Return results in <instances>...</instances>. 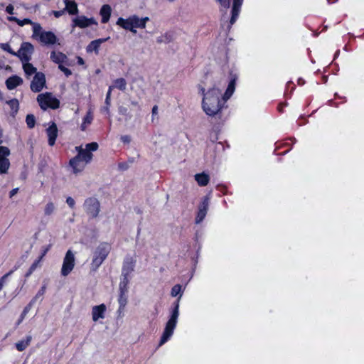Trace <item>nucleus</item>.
<instances>
[{
	"label": "nucleus",
	"instance_id": "nucleus-1",
	"mask_svg": "<svg viewBox=\"0 0 364 364\" xmlns=\"http://www.w3.org/2000/svg\"><path fill=\"white\" fill-rule=\"evenodd\" d=\"M201 94L203 95L202 100V107L206 114L209 116H215L218 114L223 108V104L225 102L223 100H220V90L213 86L205 93L204 87L200 88Z\"/></svg>",
	"mask_w": 364,
	"mask_h": 364
},
{
	"label": "nucleus",
	"instance_id": "nucleus-2",
	"mask_svg": "<svg viewBox=\"0 0 364 364\" xmlns=\"http://www.w3.org/2000/svg\"><path fill=\"white\" fill-rule=\"evenodd\" d=\"M182 295L180 294L178 299L173 304V309L168 321H167L163 334L161 337L159 346L164 344L171 337L176 328L177 320L179 315V300Z\"/></svg>",
	"mask_w": 364,
	"mask_h": 364
},
{
	"label": "nucleus",
	"instance_id": "nucleus-3",
	"mask_svg": "<svg viewBox=\"0 0 364 364\" xmlns=\"http://www.w3.org/2000/svg\"><path fill=\"white\" fill-rule=\"evenodd\" d=\"M149 21V17L139 18L136 15H132L124 19L119 18L117 24L125 30L130 31L134 34L136 33L135 28H145L146 23Z\"/></svg>",
	"mask_w": 364,
	"mask_h": 364
},
{
	"label": "nucleus",
	"instance_id": "nucleus-4",
	"mask_svg": "<svg viewBox=\"0 0 364 364\" xmlns=\"http://www.w3.org/2000/svg\"><path fill=\"white\" fill-rule=\"evenodd\" d=\"M220 6V11L224 14L227 13L228 9L230 7L231 0H215ZM243 0H232V6L231 9V18L230 20V26L233 25L237 19L240 12Z\"/></svg>",
	"mask_w": 364,
	"mask_h": 364
},
{
	"label": "nucleus",
	"instance_id": "nucleus-5",
	"mask_svg": "<svg viewBox=\"0 0 364 364\" xmlns=\"http://www.w3.org/2000/svg\"><path fill=\"white\" fill-rule=\"evenodd\" d=\"M37 101L43 110H46L48 108L55 109L60 106V101L52 96L50 92H46L40 94L37 97Z\"/></svg>",
	"mask_w": 364,
	"mask_h": 364
},
{
	"label": "nucleus",
	"instance_id": "nucleus-6",
	"mask_svg": "<svg viewBox=\"0 0 364 364\" xmlns=\"http://www.w3.org/2000/svg\"><path fill=\"white\" fill-rule=\"evenodd\" d=\"M33 51L34 47L31 43L28 42H23L21 45L19 50L16 52V55H14V56L19 58L23 63L31 60V55L33 54Z\"/></svg>",
	"mask_w": 364,
	"mask_h": 364
},
{
	"label": "nucleus",
	"instance_id": "nucleus-7",
	"mask_svg": "<svg viewBox=\"0 0 364 364\" xmlns=\"http://www.w3.org/2000/svg\"><path fill=\"white\" fill-rule=\"evenodd\" d=\"M85 212L90 215L92 218H96L100 210V204L95 198H87L83 204Z\"/></svg>",
	"mask_w": 364,
	"mask_h": 364
},
{
	"label": "nucleus",
	"instance_id": "nucleus-8",
	"mask_svg": "<svg viewBox=\"0 0 364 364\" xmlns=\"http://www.w3.org/2000/svg\"><path fill=\"white\" fill-rule=\"evenodd\" d=\"M75 266V256L71 250H68L63 259L61 269V274L64 277L68 276L73 269Z\"/></svg>",
	"mask_w": 364,
	"mask_h": 364
},
{
	"label": "nucleus",
	"instance_id": "nucleus-9",
	"mask_svg": "<svg viewBox=\"0 0 364 364\" xmlns=\"http://www.w3.org/2000/svg\"><path fill=\"white\" fill-rule=\"evenodd\" d=\"M46 85V76L41 72L36 73L31 82V90L34 92H40Z\"/></svg>",
	"mask_w": 364,
	"mask_h": 364
},
{
	"label": "nucleus",
	"instance_id": "nucleus-10",
	"mask_svg": "<svg viewBox=\"0 0 364 364\" xmlns=\"http://www.w3.org/2000/svg\"><path fill=\"white\" fill-rule=\"evenodd\" d=\"M209 205V198L205 197L198 207V212L196 218V223H200L205 217Z\"/></svg>",
	"mask_w": 364,
	"mask_h": 364
},
{
	"label": "nucleus",
	"instance_id": "nucleus-11",
	"mask_svg": "<svg viewBox=\"0 0 364 364\" xmlns=\"http://www.w3.org/2000/svg\"><path fill=\"white\" fill-rule=\"evenodd\" d=\"M135 267V261L132 257H127L123 263L122 276L123 277H129V274L134 271Z\"/></svg>",
	"mask_w": 364,
	"mask_h": 364
},
{
	"label": "nucleus",
	"instance_id": "nucleus-12",
	"mask_svg": "<svg viewBox=\"0 0 364 364\" xmlns=\"http://www.w3.org/2000/svg\"><path fill=\"white\" fill-rule=\"evenodd\" d=\"M73 26L80 28H86L92 24H96V21L93 18H88L85 16H78L73 20Z\"/></svg>",
	"mask_w": 364,
	"mask_h": 364
},
{
	"label": "nucleus",
	"instance_id": "nucleus-13",
	"mask_svg": "<svg viewBox=\"0 0 364 364\" xmlns=\"http://www.w3.org/2000/svg\"><path fill=\"white\" fill-rule=\"evenodd\" d=\"M111 250V246L107 242L99 245L94 252V255L105 261Z\"/></svg>",
	"mask_w": 364,
	"mask_h": 364
},
{
	"label": "nucleus",
	"instance_id": "nucleus-14",
	"mask_svg": "<svg viewBox=\"0 0 364 364\" xmlns=\"http://www.w3.org/2000/svg\"><path fill=\"white\" fill-rule=\"evenodd\" d=\"M106 309V306L104 304L97 306H94L92 309V320L96 322L100 318H104Z\"/></svg>",
	"mask_w": 364,
	"mask_h": 364
},
{
	"label": "nucleus",
	"instance_id": "nucleus-15",
	"mask_svg": "<svg viewBox=\"0 0 364 364\" xmlns=\"http://www.w3.org/2000/svg\"><path fill=\"white\" fill-rule=\"evenodd\" d=\"M39 40L45 45H53L56 43L57 38L51 31H43L41 33Z\"/></svg>",
	"mask_w": 364,
	"mask_h": 364
},
{
	"label": "nucleus",
	"instance_id": "nucleus-16",
	"mask_svg": "<svg viewBox=\"0 0 364 364\" xmlns=\"http://www.w3.org/2000/svg\"><path fill=\"white\" fill-rule=\"evenodd\" d=\"M58 127L55 123L53 122L46 129V133L48 136V144L53 146L55 144L56 138L58 136Z\"/></svg>",
	"mask_w": 364,
	"mask_h": 364
},
{
	"label": "nucleus",
	"instance_id": "nucleus-17",
	"mask_svg": "<svg viewBox=\"0 0 364 364\" xmlns=\"http://www.w3.org/2000/svg\"><path fill=\"white\" fill-rule=\"evenodd\" d=\"M23 79L18 75H12L6 79L5 84L7 89L11 90L23 84Z\"/></svg>",
	"mask_w": 364,
	"mask_h": 364
},
{
	"label": "nucleus",
	"instance_id": "nucleus-18",
	"mask_svg": "<svg viewBox=\"0 0 364 364\" xmlns=\"http://www.w3.org/2000/svg\"><path fill=\"white\" fill-rule=\"evenodd\" d=\"M76 149L78 151V154L76 156L80 159L83 163L87 164L92 161L93 155L89 150L82 149L80 146H77Z\"/></svg>",
	"mask_w": 364,
	"mask_h": 364
},
{
	"label": "nucleus",
	"instance_id": "nucleus-19",
	"mask_svg": "<svg viewBox=\"0 0 364 364\" xmlns=\"http://www.w3.org/2000/svg\"><path fill=\"white\" fill-rule=\"evenodd\" d=\"M70 165L73 169V172L77 173L78 172L82 171L85 166V164L83 163L80 159H78L77 156H75L72 159L70 160Z\"/></svg>",
	"mask_w": 364,
	"mask_h": 364
},
{
	"label": "nucleus",
	"instance_id": "nucleus-20",
	"mask_svg": "<svg viewBox=\"0 0 364 364\" xmlns=\"http://www.w3.org/2000/svg\"><path fill=\"white\" fill-rule=\"evenodd\" d=\"M50 59L55 63L58 65L65 63L68 62V57L66 55L61 52L56 53L55 51L51 52L50 53Z\"/></svg>",
	"mask_w": 364,
	"mask_h": 364
},
{
	"label": "nucleus",
	"instance_id": "nucleus-21",
	"mask_svg": "<svg viewBox=\"0 0 364 364\" xmlns=\"http://www.w3.org/2000/svg\"><path fill=\"white\" fill-rule=\"evenodd\" d=\"M65 8V11H67L70 15H75L78 13L77 4L74 0H63Z\"/></svg>",
	"mask_w": 364,
	"mask_h": 364
},
{
	"label": "nucleus",
	"instance_id": "nucleus-22",
	"mask_svg": "<svg viewBox=\"0 0 364 364\" xmlns=\"http://www.w3.org/2000/svg\"><path fill=\"white\" fill-rule=\"evenodd\" d=\"M112 9L109 5L105 4L100 9L102 16V23H105L109 21L111 15Z\"/></svg>",
	"mask_w": 364,
	"mask_h": 364
},
{
	"label": "nucleus",
	"instance_id": "nucleus-23",
	"mask_svg": "<svg viewBox=\"0 0 364 364\" xmlns=\"http://www.w3.org/2000/svg\"><path fill=\"white\" fill-rule=\"evenodd\" d=\"M235 81H236L235 77L231 79V80L230 81L228 86L227 87V90H226L224 95L223 96V100L224 102H226L233 94V92L235 90Z\"/></svg>",
	"mask_w": 364,
	"mask_h": 364
},
{
	"label": "nucleus",
	"instance_id": "nucleus-24",
	"mask_svg": "<svg viewBox=\"0 0 364 364\" xmlns=\"http://www.w3.org/2000/svg\"><path fill=\"white\" fill-rule=\"evenodd\" d=\"M195 179L200 186H205L208 185L210 178L208 174L202 173L196 174Z\"/></svg>",
	"mask_w": 364,
	"mask_h": 364
},
{
	"label": "nucleus",
	"instance_id": "nucleus-25",
	"mask_svg": "<svg viewBox=\"0 0 364 364\" xmlns=\"http://www.w3.org/2000/svg\"><path fill=\"white\" fill-rule=\"evenodd\" d=\"M23 69L27 77L38 73L36 68L30 63L29 61L23 63Z\"/></svg>",
	"mask_w": 364,
	"mask_h": 364
},
{
	"label": "nucleus",
	"instance_id": "nucleus-26",
	"mask_svg": "<svg viewBox=\"0 0 364 364\" xmlns=\"http://www.w3.org/2000/svg\"><path fill=\"white\" fill-rule=\"evenodd\" d=\"M32 340L31 336H27L25 340H22L16 343V348L18 351L24 350L30 344Z\"/></svg>",
	"mask_w": 364,
	"mask_h": 364
},
{
	"label": "nucleus",
	"instance_id": "nucleus-27",
	"mask_svg": "<svg viewBox=\"0 0 364 364\" xmlns=\"http://www.w3.org/2000/svg\"><path fill=\"white\" fill-rule=\"evenodd\" d=\"M11 109V114L14 117L18 111L19 103L17 99L14 98L6 102Z\"/></svg>",
	"mask_w": 364,
	"mask_h": 364
},
{
	"label": "nucleus",
	"instance_id": "nucleus-28",
	"mask_svg": "<svg viewBox=\"0 0 364 364\" xmlns=\"http://www.w3.org/2000/svg\"><path fill=\"white\" fill-rule=\"evenodd\" d=\"M104 262L103 259L101 258L97 257L93 254V258L92 260V262L90 264V271L92 272H96L97 269L99 268V267Z\"/></svg>",
	"mask_w": 364,
	"mask_h": 364
},
{
	"label": "nucleus",
	"instance_id": "nucleus-29",
	"mask_svg": "<svg viewBox=\"0 0 364 364\" xmlns=\"http://www.w3.org/2000/svg\"><path fill=\"white\" fill-rule=\"evenodd\" d=\"M114 85L113 86L114 88H117L121 91H124L127 88V81L124 78L120 77L117 78L114 81Z\"/></svg>",
	"mask_w": 364,
	"mask_h": 364
},
{
	"label": "nucleus",
	"instance_id": "nucleus-30",
	"mask_svg": "<svg viewBox=\"0 0 364 364\" xmlns=\"http://www.w3.org/2000/svg\"><path fill=\"white\" fill-rule=\"evenodd\" d=\"M9 166L10 162L7 158H0V174L6 173Z\"/></svg>",
	"mask_w": 364,
	"mask_h": 364
},
{
	"label": "nucleus",
	"instance_id": "nucleus-31",
	"mask_svg": "<svg viewBox=\"0 0 364 364\" xmlns=\"http://www.w3.org/2000/svg\"><path fill=\"white\" fill-rule=\"evenodd\" d=\"M9 21L16 22L18 26H23L26 24H33V21L29 18H24L23 20H20L14 16H10L8 18Z\"/></svg>",
	"mask_w": 364,
	"mask_h": 364
},
{
	"label": "nucleus",
	"instance_id": "nucleus-32",
	"mask_svg": "<svg viewBox=\"0 0 364 364\" xmlns=\"http://www.w3.org/2000/svg\"><path fill=\"white\" fill-rule=\"evenodd\" d=\"M92 119H93V117H92L91 112H88L83 119V122L80 127L81 130L85 131L86 129V125L90 124L92 123Z\"/></svg>",
	"mask_w": 364,
	"mask_h": 364
},
{
	"label": "nucleus",
	"instance_id": "nucleus-33",
	"mask_svg": "<svg viewBox=\"0 0 364 364\" xmlns=\"http://www.w3.org/2000/svg\"><path fill=\"white\" fill-rule=\"evenodd\" d=\"M128 283H129V278L123 277L122 280L120 282V284H119V293H122V294L127 293Z\"/></svg>",
	"mask_w": 364,
	"mask_h": 364
},
{
	"label": "nucleus",
	"instance_id": "nucleus-34",
	"mask_svg": "<svg viewBox=\"0 0 364 364\" xmlns=\"http://www.w3.org/2000/svg\"><path fill=\"white\" fill-rule=\"evenodd\" d=\"M100 45L98 44L97 41H91L89 45L87 47V52H92L95 51L96 53H98Z\"/></svg>",
	"mask_w": 364,
	"mask_h": 364
},
{
	"label": "nucleus",
	"instance_id": "nucleus-35",
	"mask_svg": "<svg viewBox=\"0 0 364 364\" xmlns=\"http://www.w3.org/2000/svg\"><path fill=\"white\" fill-rule=\"evenodd\" d=\"M26 122L29 129H32L35 127L36 124V118L33 114H27L26 118Z\"/></svg>",
	"mask_w": 364,
	"mask_h": 364
},
{
	"label": "nucleus",
	"instance_id": "nucleus-36",
	"mask_svg": "<svg viewBox=\"0 0 364 364\" xmlns=\"http://www.w3.org/2000/svg\"><path fill=\"white\" fill-rule=\"evenodd\" d=\"M171 40H172L171 36L170 34L166 33L164 35H162V36L158 37L156 39V42L158 43H168L169 42L171 41Z\"/></svg>",
	"mask_w": 364,
	"mask_h": 364
},
{
	"label": "nucleus",
	"instance_id": "nucleus-37",
	"mask_svg": "<svg viewBox=\"0 0 364 364\" xmlns=\"http://www.w3.org/2000/svg\"><path fill=\"white\" fill-rule=\"evenodd\" d=\"M126 294H122V293H119V296L118 299V302L119 304V309H123L127 303V297Z\"/></svg>",
	"mask_w": 364,
	"mask_h": 364
},
{
	"label": "nucleus",
	"instance_id": "nucleus-38",
	"mask_svg": "<svg viewBox=\"0 0 364 364\" xmlns=\"http://www.w3.org/2000/svg\"><path fill=\"white\" fill-rule=\"evenodd\" d=\"M32 25L33 26V37L36 38V37L38 36L40 38V34L41 32H43L42 27L41 26V25L39 23H33V22Z\"/></svg>",
	"mask_w": 364,
	"mask_h": 364
},
{
	"label": "nucleus",
	"instance_id": "nucleus-39",
	"mask_svg": "<svg viewBox=\"0 0 364 364\" xmlns=\"http://www.w3.org/2000/svg\"><path fill=\"white\" fill-rule=\"evenodd\" d=\"M55 208V205L52 202L47 203L46 205L45 210H44L45 215H51L54 212Z\"/></svg>",
	"mask_w": 364,
	"mask_h": 364
},
{
	"label": "nucleus",
	"instance_id": "nucleus-40",
	"mask_svg": "<svg viewBox=\"0 0 364 364\" xmlns=\"http://www.w3.org/2000/svg\"><path fill=\"white\" fill-rule=\"evenodd\" d=\"M46 285H43L41 288V289L38 291L36 296L30 301V305H33L38 298L43 296L46 292Z\"/></svg>",
	"mask_w": 364,
	"mask_h": 364
},
{
	"label": "nucleus",
	"instance_id": "nucleus-41",
	"mask_svg": "<svg viewBox=\"0 0 364 364\" xmlns=\"http://www.w3.org/2000/svg\"><path fill=\"white\" fill-rule=\"evenodd\" d=\"M17 269V267H16L14 268V269L13 270H11L10 272H9L8 273H6V274H4L3 277H1L0 278V291L2 289L5 282H6V279L8 277H9L10 275H11L13 274V272Z\"/></svg>",
	"mask_w": 364,
	"mask_h": 364
},
{
	"label": "nucleus",
	"instance_id": "nucleus-42",
	"mask_svg": "<svg viewBox=\"0 0 364 364\" xmlns=\"http://www.w3.org/2000/svg\"><path fill=\"white\" fill-rule=\"evenodd\" d=\"M181 291V286L180 284L174 285L171 289V295L173 297L177 296Z\"/></svg>",
	"mask_w": 364,
	"mask_h": 364
},
{
	"label": "nucleus",
	"instance_id": "nucleus-43",
	"mask_svg": "<svg viewBox=\"0 0 364 364\" xmlns=\"http://www.w3.org/2000/svg\"><path fill=\"white\" fill-rule=\"evenodd\" d=\"M0 48L4 50V51H6L8 53H9L10 54H11L12 55H16V52L14 51L9 43H0Z\"/></svg>",
	"mask_w": 364,
	"mask_h": 364
},
{
	"label": "nucleus",
	"instance_id": "nucleus-44",
	"mask_svg": "<svg viewBox=\"0 0 364 364\" xmlns=\"http://www.w3.org/2000/svg\"><path fill=\"white\" fill-rule=\"evenodd\" d=\"M10 155V150L6 146H0V158H6Z\"/></svg>",
	"mask_w": 364,
	"mask_h": 364
},
{
	"label": "nucleus",
	"instance_id": "nucleus-45",
	"mask_svg": "<svg viewBox=\"0 0 364 364\" xmlns=\"http://www.w3.org/2000/svg\"><path fill=\"white\" fill-rule=\"evenodd\" d=\"M32 305H30V304L26 306L24 309L23 310L21 316H20V318L18 319V324H19L25 318V316H26V314L28 313V311H30L31 309V307Z\"/></svg>",
	"mask_w": 364,
	"mask_h": 364
},
{
	"label": "nucleus",
	"instance_id": "nucleus-46",
	"mask_svg": "<svg viewBox=\"0 0 364 364\" xmlns=\"http://www.w3.org/2000/svg\"><path fill=\"white\" fill-rule=\"evenodd\" d=\"M98 149V144L97 142H91L86 144L85 149L89 150L90 152L97 151Z\"/></svg>",
	"mask_w": 364,
	"mask_h": 364
},
{
	"label": "nucleus",
	"instance_id": "nucleus-47",
	"mask_svg": "<svg viewBox=\"0 0 364 364\" xmlns=\"http://www.w3.org/2000/svg\"><path fill=\"white\" fill-rule=\"evenodd\" d=\"M113 90V86H109V89H108V91L107 92V95H106V98H105V105H107V106H110V102H111V92H112V90Z\"/></svg>",
	"mask_w": 364,
	"mask_h": 364
},
{
	"label": "nucleus",
	"instance_id": "nucleus-48",
	"mask_svg": "<svg viewBox=\"0 0 364 364\" xmlns=\"http://www.w3.org/2000/svg\"><path fill=\"white\" fill-rule=\"evenodd\" d=\"M58 68H59V69H60L63 73H64V74H65L67 77H68V76H70V75H72V72H71V70H70V69H68V68H65L64 65H63V64H60V65H58Z\"/></svg>",
	"mask_w": 364,
	"mask_h": 364
},
{
	"label": "nucleus",
	"instance_id": "nucleus-49",
	"mask_svg": "<svg viewBox=\"0 0 364 364\" xmlns=\"http://www.w3.org/2000/svg\"><path fill=\"white\" fill-rule=\"evenodd\" d=\"M119 113L124 116H127L129 114L128 109L125 107L120 106L118 109Z\"/></svg>",
	"mask_w": 364,
	"mask_h": 364
},
{
	"label": "nucleus",
	"instance_id": "nucleus-50",
	"mask_svg": "<svg viewBox=\"0 0 364 364\" xmlns=\"http://www.w3.org/2000/svg\"><path fill=\"white\" fill-rule=\"evenodd\" d=\"M119 169L121 171H126L129 168V164L127 162L119 163L118 164Z\"/></svg>",
	"mask_w": 364,
	"mask_h": 364
},
{
	"label": "nucleus",
	"instance_id": "nucleus-51",
	"mask_svg": "<svg viewBox=\"0 0 364 364\" xmlns=\"http://www.w3.org/2000/svg\"><path fill=\"white\" fill-rule=\"evenodd\" d=\"M66 203L69 205L70 208H74L75 202V200L72 197H70V196L68 197L66 199Z\"/></svg>",
	"mask_w": 364,
	"mask_h": 364
},
{
	"label": "nucleus",
	"instance_id": "nucleus-52",
	"mask_svg": "<svg viewBox=\"0 0 364 364\" xmlns=\"http://www.w3.org/2000/svg\"><path fill=\"white\" fill-rule=\"evenodd\" d=\"M42 259H40V257L36 259L30 267L31 271H35V269L40 265V262Z\"/></svg>",
	"mask_w": 364,
	"mask_h": 364
},
{
	"label": "nucleus",
	"instance_id": "nucleus-53",
	"mask_svg": "<svg viewBox=\"0 0 364 364\" xmlns=\"http://www.w3.org/2000/svg\"><path fill=\"white\" fill-rule=\"evenodd\" d=\"M51 247V245H48L46 247H43V252L41 255L39 257L40 259H43V257L46 255V253L49 251L50 248Z\"/></svg>",
	"mask_w": 364,
	"mask_h": 364
},
{
	"label": "nucleus",
	"instance_id": "nucleus-54",
	"mask_svg": "<svg viewBox=\"0 0 364 364\" xmlns=\"http://www.w3.org/2000/svg\"><path fill=\"white\" fill-rule=\"evenodd\" d=\"M120 139L124 144H129L131 141V137L129 135H122Z\"/></svg>",
	"mask_w": 364,
	"mask_h": 364
},
{
	"label": "nucleus",
	"instance_id": "nucleus-55",
	"mask_svg": "<svg viewBox=\"0 0 364 364\" xmlns=\"http://www.w3.org/2000/svg\"><path fill=\"white\" fill-rule=\"evenodd\" d=\"M14 7L13 5L11 4H9L6 8V12L9 14H14Z\"/></svg>",
	"mask_w": 364,
	"mask_h": 364
},
{
	"label": "nucleus",
	"instance_id": "nucleus-56",
	"mask_svg": "<svg viewBox=\"0 0 364 364\" xmlns=\"http://www.w3.org/2000/svg\"><path fill=\"white\" fill-rule=\"evenodd\" d=\"M65 11V9L60 11H53V14L55 16V17L59 18L64 14Z\"/></svg>",
	"mask_w": 364,
	"mask_h": 364
},
{
	"label": "nucleus",
	"instance_id": "nucleus-57",
	"mask_svg": "<svg viewBox=\"0 0 364 364\" xmlns=\"http://www.w3.org/2000/svg\"><path fill=\"white\" fill-rule=\"evenodd\" d=\"M18 188H14L9 193L10 198H12L18 193Z\"/></svg>",
	"mask_w": 364,
	"mask_h": 364
},
{
	"label": "nucleus",
	"instance_id": "nucleus-58",
	"mask_svg": "<svg viewBox=\"0 0 364 364\" xmlns=\"http://www.w3.org/2000/svg\"><path fill=\"white\" fill-rule=\"evenodd\" d=\"M157 113H158V107H157V105H154L152 108V114L155 115V114H157Z\"/></svg>",
	"mask_w": 364,
	"mask_h": 364
},
{
	"label": "nucleus",
	"instance_id": "nucleus-59",
	"mask_svg": "<svg viewBox=\"0 0 364 364\" xmlns=\"http://www.w3.org/2000/svg\"><path fill=\"white\" fill-rule=\"evenodd\" d=\"M107 39H108V38H99V39L95 40V41H97L98 44L100 46L102 43L107 41Z\"/></svg>",
	"mask_w": 364,
	"mask_h": 364
},
{
	"label": "nucleus",
	"instance_id": "nucleus-60",
	"mask_svg": "<svg viewBox=\"0 0 364 364\" xmlns=\"http://www.w3.org/2000/svg\"><path fill=\"white\" fill-rule=\"evenodd\" d=\"M77 63L79 65H83L85 63L84 60L81 57L77 58Z\"/></svg>",
	"mask_w": 364,
	"mask_h": 364
},
{
	"label": "nucleus",
	"instance_id": "nucleus-61",
	"mask_svg": "<svg viewBox=\"0 0 364 364\" xmlns=\"http://www.w3.org/2000/svg\"><path fill=\"white\" fill-rule=\"evenodd\" d=\"M34 271H31V269L29 268L28 271L26 274V277H28Z\"/></svg>",
	"mask_w": 364,
	"mask_h": 364
},
{
	"label": "nucleus",
	"instance_id": "nucleus-62",
	"mask_svg": "<svg viewBox=\"0 0 364 364\" xmlns=\"http://www.w3.org/2000/svg\"><path fill=\"white\" fill-rule=\"evenodd\" d=\"M109 106H107V105H105V107H104L102 108V109L108 113L109 112Z\"/></svg>",
	"mask_w": 364,
	"mask_h": 364
},
{
	"label": "nucleus",
	"instance_id": "nucleus-63",
	"mask_svg": "<svg viewBox=\"0 0 364 364\" xmlns=\"http://www.w3.org/2000/svg\"><path fill=\"white\" fill-rule=\"evenodd\" d=\"M131 104L134 106H138V102L136 101H131Z\"/></svg>",
	"mask_w": 364,
	"mask_h": 364
},
{
	"label": "nucleus",
	"instance_id": "nucleus-64",
	"mask_svg": "<svg viewBox=\"0 0 364 364\" xmlns=\"http://www.w3.org/2000/svg\"><path fill=\"white\" fill-rule=\"evenodd\" d=\"M298 82L299 85H303L304 83V81L302 79H299Z\"/></svg>",
	"mask_w": 364,
	"mask_h": 364
}]
</instances>
